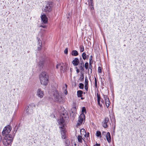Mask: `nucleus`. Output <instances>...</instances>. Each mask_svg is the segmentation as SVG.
<instances>
[{
	"label": "nucleus",
	"instance_id": "46",
	"mask_svg": "<svg viewBox=\"0 0 146 146\" xmlns=\"http://www.w3.org/2000/svg\"><path fill=\"white\" fill-rule=\"evenodd\" d=\"M80 78H81V81H82L84 80V76L83 74H82V77H81Z\"/></svg>",
	"mask_w": 146,
	"mask_h": 146
},
{
	"label": "nucleus",
	"instance_id": "26",
	"mask_svg": "<svg viewBox=\"0 0 146 146\" xmlns=\"http://www.w3.org/2000/svg\"><path fill=\"white\" fill-rule=\"evenodd\" d=\"M96 135L97 137H101V133L100 131H97L96 133Z\"/></svg>",
	"mask_w": 146,
	"mask_h": 146
},
{
	"label": "nucleus",
	"instance_id": "36",
	"mask_svg": "<svg viewBox=\"0 0 146 146\" xmlns=\"http://www.w3.org/2000/svg\"><path fill=\"white\" fill-rule=\"evenodd\" d=\"M64 53L65 54H67L68 53V48H66L64 50Z\"/></svg>",
	"mask_w": 146,
	"mask_h": 146
},
{
	"label": "nucleus",
	"instance_id": "30",
	"mask_svg": "<svg viewBox=\"0 0 146 146\" xmlns=\"http://www.w3.org/2000/svg\"><path fill=\"white\" fill-rule=\"evenodd\" d=\"M85 85H88V79L87 77L85 78Z\"/></svg>",
	"mask_w": 146,
	"mask_h": 146
},
{
	"label": "nucleus",
	"instance_id": "24",
	"mask_svg": "<svg viewBox=\"0 0 146 146\" xmlns=\"http://www.w3.org/2000/svg\"><path fill=\"white\" fill-rule=\"evenodd\" d=\"M82 56L83 59L85 60L87 57L86 54L85 52H83L82 54Z\"/></svg>",
	"mask_w": 146,
	"mask_h": 146
},
{
	"label": "nucleus",
	"instance_id": "2",
	"mask_svg": "<svg viewBox=\"0 0 146 146\" xmlns=\"http://www.w3.org/2000/svg\"><path fill=\"white\" fill-rule=\"evenodd\" d=\"M54 96L56 100L60 103H62L65 102V99L62 98L57 91L54 92Z\"/></svg>",
	"mask_w": 146,
	"mask_h": 146
},
{
	"label": "nucleus",
	"instance_id": "11",
	"mask_svg": "<svg viewBox=\"0 0 146 146\" xmlns=\"http://www.w3.org/2000/svg\"><path fill=\"white\" fill-rule=\"evenodd\" d=\"M41 18L43 23L46 24L47 23L48 19L45 15L44 14L42 15L41 16Z\"/></svg>",
	"mask_w": 146,
	"mask_h": 146
},
{
	"label": "nucleus",
	"instance_id": "20",
	"mask_svg": "<svg viewBox=\"0 0 146 146\" xmlns=\"http://www.w3.org/2000/svg\"><path fill=\"white\" fill-rule=\"evenodd\" d=\"M65 86L63 87V90L64 91L65 94L66 95L68 93V92L67 90V85L66 84H65Z\"/></svg>",
	"mask_w": 146,
	"mask_h": 146
},
{
	"label": "nucleus",
	"instance_id": "31",
	"mask_svg": "<svg viewBox=\"0 0 146 146\" xmlns=\"http://www.w3.org/2000/svg\"><path fill=\"white\" fill-rule=\"evenodd\" d=\"M84 65H82V66L80 65V66L79 68H80V70L82 71H83L84 70Z\"/></svg>",
	"mask_w": 146,
	"mask_h": 146
},
{
	"label": "nucleus",
	"instance_id": "37",
	"mask_svg": "<svg viewBox=\"0 0 146 146\" xmlns=\"http://www.w3.org/2000/svg\"><path fill=\"white\" fill-rule=\"evenodd\" d=\"M95 87L96 88L97 87V81L96 78L95 77Z\"/></svg>",
	"mask_w": 146,
	"mask_h": 146
},
{
	"label": "nucleus",
	"instance_id": "48",
	"mask_svg": "<svg viewBox=\"0 0 146 146\" xmlns=\"http://www.w3.org/2000/svg\"><path fill=\"white\" fill-rule=\"evenodd\" d=\"M100 144H98V143H96L95 144V145H94V146H100Z\"/></svg>",
	"mask_w": 146,
	"mask_h": 146
},
{
	"label": "nucleus",
	"instance_id": "39",
	"mask_svg": "<svg viewBox=\"0 0 146 146\" xmlns=\"http://www.w3.org/2000/svg\"><path fill=\"white\" fill-rule=\"evenodd\" d=\"M90 71L91 73L92 72V66H89V70Z\"/></svg>",
	"mask_w": 146,
	"mask_h": 146
},
{
	"label": "nucleus",
	"instance_id": "27",
	"mask_svg": "<svg viewBox=\"0 0 146 146\" xmlns=\"http://www.w3.org/2000/svg\"><path fill=\"white\" fill-rule=\"evenodd\" d=\"M40 41H38V43H39V46H38V50H40L41 49V47H42V46H41V45H42V44H41V43H40Z\"/></svg>",
	"mask_w": 146,
	"mask_h": 146
},
{
	"label": "nucleus",
	"instance_id": "50",
	"mask_svg": "<svg viewBox=\"0 0 146 146\" xmlns=\"http://www.w3.org/2000/svg\"><path fill=\"white\" fill-rule=\"evenodd\" d=\"M101 102L103 104H104V101L102 99L101 100Z\"/></svg>",
	"mask_w": 146,
	"mask_h": 146
},
{
	"label": "nucleus",
	"instance_id": "29",
	"mask_svg": "<svg viewBox=\"0 0 146 146\" xmlns=\"http://www.w3.org/2000/svg\"><path fill=\"white\" fill-rule=\"evenodd\" d=\"M80 60L81 61V63H80V65L81 66L84 65L83 60L82 58L81 57H80Z\"/></svg>",
	"mask_w": 146,
	"mask_h": 146
},
{
	"label": "nucleus",
	"instance_id": "28",
	"mask_svg": "<svg viewBox=\"0 0 146 146\" xmlns=\"http://www.w3.org/2000/svg\"><path fill=\"white\" fill-rule=\"evenodd\" d=\"M84 84L82 83H80L79 84V88L81 89H83L84 88Z\"/></svg>",
	"mask_w": 146,
	"mask_h": 146
},
{
	"label": "nucleus",
	"instance_id": "40",
	"mask_svg": "<svg viewBox=\"0 0 146 146\" xmlns=\"http://www.w3.org/2000/svg\"><path fill=\"white\" fill-rule=\"evenodd\" d=\"M65 142L66 144H70V142L68 139H66Z\"/></svg>",
	"mask_w": 146,
	"mask_h": 146
},
{
	"label": "nucleus",
	"instance_id": "16",
	"mask_svg": "<svg viewBox=\"0 0 146 146\" xmlns=\"http://www.w3.org/2000/svg\"><path fill=\"white\" fill-rule=\"evenodd\" d=\"M44 62L43 61H40L38 63V66L40 69H41L42 68L44 65Z\"/></svg>",
	"mask_w": 146,
	"mask_h": 146
},
{
	"label": "nucleus",
	"instance_id": "17",
	"mask_svg": "<svg viewBox=\"0 0 146 146\" xmlns=\"http://www.w3.org/2000/svg\"><path fill=\"white\" fill-rule=\"evenodd\" d=\"M88 2L89 6L90 5L91 7L92 6L91 9H93L94 3L93 0H88Z\"/></svg>",
	"mask_w": 146,
	"mask_h": 146
},
{
	"label": "nucleus",
	"instance_id": "14",
	"mask_svg": "<svg viewBox=\"0 0 146 146\" xmlns=\"http://www.w3.org/2000/svg\"><path fill=\"white\" fill-rule=\"evenodd\" d=\"M79 63V60L77 58H75L72 61V63L74 66H77Z\"/></svg>",
	"mask_w": 146,
	"mask_h": 146
},
{
	"label": "nucleus",
	"instance_id": "51",
	"mask_svg": "<svg viewBox=\"0 0 146 146\" xmlns=\"http://www.w3.org/2000/svg\"><path fill=\"white\" fill-rule=\"evenodd\" d=\"M70 144H66L65 146H69Z\"/></svg>",
	"mask_w": 146,
	"mask_h": 146
},
{
	"label": "nucleus",
	"instance_id": "4",
	"mask_svg": "<svg viewBox=\"0 0 146 146\" xmlns=\"http://www.w3.org/2000/svg\"><path fill=\"white\" fill-rule=\"evenodd\" d=\"M12 129L11 126L8 125L5 126L2 132V135L3 136H5L8 135L11 132Z\"/></svg>",
	"mask_w": 146,
	"mask_h": 146
},
{
	"label": "nucleus",
	"instance_id": "19",
	"mask_svg": "<svg viewBox=\"0 0 146 146\" xmlns=\"http://www.w3.org/2000/svg\"><path fill=\"white\" fill-rule=\"evenodd\" d=\"M83 92L81 90H78L77 92V96L78 97H81L82 96Z\"/></svg>",
	"mask_w": 146,
	"mask_h": 146
},
{
	"label": "nucleus",
	"instance_id": "42",
	"mask_svg": "<svg viewBox=\"0 0 146 146\" xmlns=\"http://www.w3.org/2000/svg\"><path fill=\"white\" fill-rule=\"evenodd\" d=\"M80 132H84L85 133H86V131H85V130L84 129H81V130H80Z\"/></svg>",
	"mask_w": 146,
	"mask_h": 146
},
{
	"label": "nucleus",
	"instance_id": "49",
	"mask_svg": "<svg viewBox=\"0 0 146 146\" xmlns=\"http://www.w3.org/2000/svg\"><path fill=\"white\" fill-rule=\"evenodd\" d=\"M92 61H90V62H89V66H92Z\"/></svg>",
	"mask_w": 146,
	"mask_h": 146
},
{
	"label": "nucleus",
	"instance_id": "15",
	"mask_svg": "<svg viewBox=\"0 0 146 146\" xmlns=\"http://www.w3.org/2000/svg\"><path fill=\"white\" fill-rule=\"evenodd\" d=\"M106 137L108 142L109 143H110L111 142V139L110 133L109 132L107 133Z\"/></svg>",
	"mask_w": 146,
	"mask_h": 146
},
{
	"label": "nucleus",
	"instance_id": "34",
	"mask_svg": "<svg viewBox=\"0 0 146 146\" xmlns=\"http://www.w3.org/2000/svg\"><path fill=\"white\" fill-rule=\"evenodd\" d=\"M98 71L100 73H101L102 72V69L101 67L100 66L98 67Z\"/></svg>",
	"mask_w": 146,
	"mask_h": 146
},
{
	"label": "nucleus",
	"instance_id": "45",
	"mask_svg": "<svg viewBox=\"0 0 146 146\" xmlns=\"http://www.w3.org/2000/svg\"><path fill=\"white\" fill-rule=\"evenodd\" d=\"M76 71L77 73H78L79 72V70L78 68L77 67H76Z\"/></svg>",
	"mask_w": 146,
	"mask_h": 146
},
{
	"label": "nucleus",
	"instance_id": "47",
	"mask_svg": "<svg viewBox=\"0 0 146 146\" xmlns=\"http://www.w3.org/2000/svg\"><path fill=\"white\" fill-rule=\"evenodd\" d=\"M90 61H92V55H91L90 57Z\"/></svg>",
	"mask_w": 146,
	"mask_h": 146
},
{
	"label": "nucleus",
	"instance_id": "21",
	"mask_svg": "<svg viewBox=\"0 0 146 146\" xmlns=\"http://www.w3.org/2000/svg\"><path fill=\"white\" fill-rule=\"evenodd\" d=\"M5 137H7V138L9 139H12V141H13V138L11 135L8 134V135H5Z\"/></svg>",
	"mask_w": 146,
	"mask_h": 146
},
{
	"label": "nucleus",
	"instance_id": "33",
	"mask_svg": "<svg viewBox=\"0 0 146 146\" xmlns=\"http://www.w3.org/2000/svg\"><path fill=\"white\" fill-rule=\"evenodd\" d=\"M82 113H84V112L86 113V109L85 107H83L82 108Z\"/></svg>",
	"mask_w": 146,
	"mask_h": 146
},
{
	"label": "nucleus",
	"instance_id": "32",
	"mask_svg": "<svg viewBox=\"0 0 146 146\" xmlns=\"http://www.w3.org/2000/svg\"><path fill=\"white\" fill-rule=\"evenodd\" d=\"M88 63L87 62L85 64V68L86 69H88Z\"/></svg>",
	"mask_w": 146,
	"mask_h": 146
},
{
	"label": "nucleus",
	"instance_id": "35",
	"mask_svg": "<svg viewBox=\"0 0 146 146\" xmlns=\"http://www.w3.org/2000/svg\"><path fill=\"white\" fill-rule=\"evenodd\" d=\"M97 101H100V94H97Z\"/></svg>",
	"mask_w": 146,
	"mask_h": 146
},
{
	"label": "nucleus",
	"instance_id": "7",
	"mask_svg": "<svg viewBox=\"0 0 146 146\" xmlns=\"http://www.w3.org/2000/svg\"><path fill=\"white\" fill-rule=\"evenodd\" d=\"M57 69H59L61 72H64L65 70V66L63 63H58L56 66Z\"/></svg>",
	"mask_w": 146,
	"mask_h": 146
},
{
	"label": "nucleus",
	"instance_id": "41",
	"mask_svg": "<svg viewBox=\"0 0 146 146\" xmlns=\"http://www.w3.org/2000/svg\"><path fill=\"white\" fill-rule=\"evenodd\" d=\"M98 103V105L102 107V105L101 104H100V101H97Z\"/></svg>",
	"mask_w": 146,
	"mask_h": 146
},
{
	"label": "nucleus",
	"instance_id": "13",
	"mask_svg": "<svg viewBox=\"0 0 146 146\" xmlns=\"http://www.w3.org/2000/svg\"><path fill=\"white\" fill-rule=\"evenodd\" d=\"M58 122L59 125H62L61 127L64 126V120L63 117H60V118L58 120Z\"/></svg>",
	"mask_w": 146,
	"mask_h": 146
},
{
	"label": "nucleus",
	"instance_id": "9",
	"mask_svg": "<svg viewBox=\"0 0 146 146\" xmlns=\"http://www.w3.org/2000/svg\"><path fill=\"white\" fill-rule=\"evenodd\" d=\"M106 105L107 108H108L110 104V102L108 97L106 95H103Z\"/></svg>",
	"mask_w": 146,
	"mask_h": 146
},
{
	"label": "nucleus",
	"instance_id": "18",
	"mask_svg": "<svg viewBox=\"0 0 146 146\" xmlns=\"http://www.w3.org/2000/svg\"><path fill=\"white\" fill-rule=\"evenodd\" d=\"M71 54L72 56H76L78 55V53L77 51L73 50Z\"/></svg>",
	"mask_w": 146,
	"mask_h": 146
},
{
	"label": "nucleus",
	"instance_id": "43",
	"mask_svg": "<svg viewBox=\"0 0 146 146\" xmlns=\"http://www.w3.org/2000/svg\"><path fill=\"white\" fill-rule=\"evenodd\" d=\"M40 27H42L44 28H46V25H41L40 26Z\"/></svg>",
	"mask_w": 146,
	"mask_h": 146
},
{
	"label": "nucleus",
	"instance_id": "52",
	"mask_svg": "<svg viewBox=\"0 0 146 146\" xmlns=\"http://www.w3.org/2000/svg\"><path fill=\"white\" fill-rule=\"evenodd\" d=\"M1 135H0V142L1 141Z\"/></svg>",
	"mask_w": 146,
	"mask_h": 146
},
{
	"label": "nucleus",
	"instance_id": "54",
	"mask_svg": "<svg viewBox=\"0 0 146 146\" xmlns=\"http://www.w3.org/2000/svg\"><path fill=\"white\" fill-rule=\"evenodd\" d=\"M88 56H87V58H88Z\"/></svg>",
	"mask_w": 146,
	"mask_h": 146
},
{
	"label": "nucleus",
	"instance_id": "25",
	"mask_svg": "<svg viewBox=\"0 0 146 146\" xmlns=\"http://www.w3.org/2000/svg\"><path fill=\"white\" fill-rule=\"evenodd\" d=\"M80 50L81 52H83L84 51V48L83 45H80Z\"/></svg>",
	"mask_w": 146,
	"mask_h": 146
},
{
	"label": "nucleus",
	"instance_id": "6",
	"mask_svg": "<svg viewBox=\"0 0 146 146\" xmlns=\"http://www.w3.org/2000/svg\"><path fill=\"white\" fill-rule=\"evenodd\" d=\"M85 118V117L84 114L83 113H81L79 117L78 120L77 125L79 126L81 124L84 120Z\"/></svg>",
	"mask_w": 146,
	"mask_h": 146
},
{
	"label": "nucleus",
	"instance_id": "22",
	"mask_svg": "<svg viewBox=\"0 0 146 146\" xmlns=\"http://www.w3.org/2000/svg\"><path fill=\"white\" fill-rule=\"evenodd\" d=\"M26 111L27 113L29 114H31V113H32L33 111L32 110H31L30 111H29V106L28 107V108H27L26 110Z\"/></svg>",
	"mask_w": 146,
	"mask_h": 146
},
{
	"label": "nucleus",
	"instance_id": "10",
	"mask_svg": "<svg viewBox=\"0 0 146 146\" xmlns=\"http://www.w3.org/2000/svg\"><path fill=\"white\" fill-rule=\"evenodd\" d=\"M44 95L43 91L41 90L40 89H38L36 94V95L40 98H42Z\"/></svg>",
	"mask_w": 146,
	"mask_h": 146
},
{
	"label": "nucleus",
	"instance_id": "3",
	"mask_svg": "<svg viewBox=\"0 0 146 146\" xmlns=\"http://www.w3.org/2000/svg\"><path fill=\"white\" fill-rule=\"evenodd\" d=\"M52 3L50 2H48L46 5L44 6L43 11L46 12H49L52 11Z\"/></svg>",
	"mask_w": 146,
	"mask_h": 146
},
{
	"label": "nucleus",
	"instance_id": "1",
	"mask_svg": "<svg viewBox=\"0 0 146 146\" xmlns=\"http://www.w3.org/2000/svg\"><path fill=\"white\" fill-rule=\"evenodd\" d=\"M48 75L44 72H42L39 75V78L41 84L46 85L48 83Z\"/></svg>",
	"mask_w": 146,
	"mask_h": 146
},
{
	"label": "nucleus",
	"instance_id": "44",
	"mask_svg": "<svg viewBox=\"0 0 146 146\" xmlns=\"http://www.w3.org/2000/svg\"><path fill=\"white\" fill-rule=\"evenodd\" d=\"M84 135L85 137H88L89 136V133H88L87 134H85Z\"/></svg>",
	"mask_w": 146,
	"mask_h": 146
},
{
	"label": "nucleus",
	"instance_id": "12",
	"mask_svg": "<svg viewBox=\"0 0 146 146\" xmlns=\"http://www.w3.org/2000/svg\"><path fill=\"white\" fill-rule=\"evenodd\" d=\"M108 121H109V119L108 117H106L105 118V119L103 122V124H102V126L104 127L105 128L107 127L108 126L107 123L108 122Z\"/></svg>",
	"mask_w": 146,
	"mask_h": 146
},
{
	"label": "nucleus",
	"instance_id": "23",
	"mask_svg": "<svg viewBox=\"0 0 146 146\" xmlns=\"http://www.w3.org/2000/svg\"><path fill=\"white\" fill-rule=\"evenodd\" d=\"M82 138L81 136H80V135H78V141L81 143H82Z\"/></svg>",
	"mask_w": 146,
	"mask_h": 146
},
{
	"label": "nucleus",
	"instance_id": "38",
	"mask_svg": "<svg viewBox=\"0 0 146 146\" xmlns=\"http://www.w3.org/2000/svg\"><path fill=\"white\" fill-rule=\"evenodd\" d=\"M88 85H85L84 88L86 90V91H88Z\"/></svg>",
	"mask_w": 146,
	"mask_h": 146
},
{
	"label": "nucleus",
	"instance_id": "8",
	"mask_svg": "<svg viewBox=\"0 0 146 146\" xmlns=\"http://www.w3.org/2000/svg\"><path fill=\"white\" fill-rule=\"evenodd\" d=\"M60 131L61 134V138L62 139H65L66 138V131L64 128V126L60 127Z\"/></svg>",
	"mask_w": 146,
	"mask_h": 146
},
{
	"label": "nucleus",
	"instance_id": "53",
	"mask_svg": "<svg viewBox=\"0 0 146 146\" xmlns=\"http://www.w3.org/2000/svg\"><path fill=\"white\" fill-rule=\"evenodd\" d=\"M81 99L82 100H83V99H84V98H83V97H81Z\"/></svg>",
	"mask_w": 146,
	"mask_h": 146
},
{
	"label": "nucleus",
	"instance_id": "5",
	"mask_svg": "<svg viewBox=\"0 0 146 146\" xmlns=\"http://www.w3.org/2000/svg\"><path fill=\"white\" fill-rule=\"evenodd\" d=\"M11 139V140L9 139L7 137H5L2 140V143L5 146L10 145L11 146L12 142V139Z\"/></svg>",
	"mask_w": 146,
	"mask_h": 146
}]
</instances>
